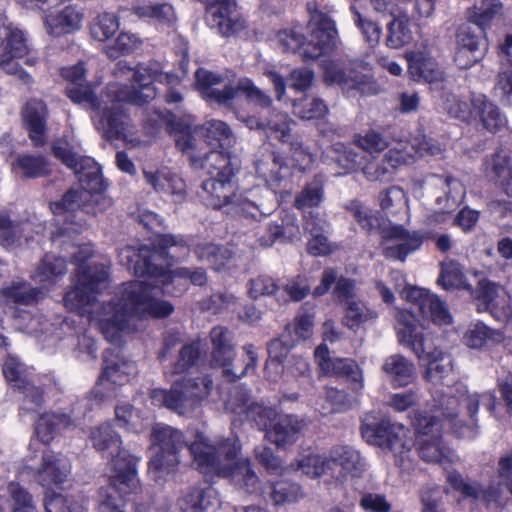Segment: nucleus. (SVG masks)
<instances>
[{
    "mask_svg": "<svg viewBox=\"0 0 512 512\" xmlns=\"http://www.w3.org/2000/svg\"><path fill=\"white\" fill-rule=\"evenodd\" d=\"M503 4L500 0H481L475 3L470 12V20L482 30L493 19L502 15Z\"/></svg>",
    "mask_w": 512,
    "mask_h": 512,
    "instance_id": "nucleus-54",
    "label": "nucleus"
},
{
    "mask_svg": "<svg viewBox=\"0 0 512 512\" xmlns=\"http://www.w3.org/2000/svg\"><path fill=\"white\" fill-rule=\"evenodd\" d=\"M2 47H4L2 54L25 58L24 63L29 66L35 65L38 61L37 57L30 55V48L23 31L13 25L9 28V33L5 35Z\"/></svg>",
    "mask_w": 512,
    "mask_h": 512,
    "instance_id": "nucleus-43",
    "label": "nucleus"
},
{
    "mask_svg": "<svg viewBox=\"0 0 512 512\" xmlns=\"http://www.w3.org/2000/svg\"><path fill=\"white\" fill-rule=\"evenodd\" d=\"M324 80L329 84H341L347 88L359 90L361 93H367V86L370 85L369 79L364 76L354 78L347 77L341 65L338 62L330 61L324 64Z\"/></svg>",
    "mask_w": 512,
    "mask_h": 512,
    "instance_id": "nucleus-45",
    "label": "nucleus"
},
{
    "mask_svg": "<svg viewBox=\"0 0 512 512\" xmlns=\"http://www.w3.org/2000/svg\"><path fill=\"white\" fill-rule=\"evenodd\" d=\"M135 14L140 18L162 25L171 26L176 21V13L172 5L168 3H150L135 7Z\"/></svg>",
    "mask_w": 512,
    "mask_h": 512,
    "instance_id": "nucleus-48",
    "label": "nucleus"
},
{
    "mask_svg": "<svg viewBox=\"0 0 512 512\" xmlns=\"http://www.w3.org/2000/svg\"><path fill=\"white\" fill-rule=\"evenodd\" d=\"M187 244L182 237L160 235L157 237L155 250L147 246L139 248L126 246L119 251L122 265L141 279L122 284L115 300L107 304L97 302V294L106 287L108 266L104 263L85 262L92 254L89 245L78 248L73 254L77 263L73 287L64 296V305L81 316L95 321L105 338L117 342L130 320L139 318H162L173 312L170 302L162 300L163 293H173L170 283L182 284L190 281L202 286L207 281L203 269L191 271L178 268L168 271L156 262L164 257L166 250L175 248L186 250Z\"/></svg>",
    "mask_w": 512,
    "mask_h": 512,
    "instance_id": "nucleus-1",
    "label": "nucleus"
},
{
    "mask_svg": "<svg viewBox=\"0 0 512 512\" xmlns=\"http://www.w3.org/2000/svg\"><path fill=\"white\" fill-rule=\"evenodd\" d=\"M483 33L481 28L469 24L459 28L454 60L460 68H469L480 60L482 55L480 49L484 47Z\"/></svg>",
    "mask_w": 512,
    "mask_h": 512,
    "instance_id": "nucleus-27",
    "label": "nucleus"
},
{
    "mask_svg": "<svg viewBox=\"0 0 512 512\" xmlns=\"http://www.w3.org/2000/svg\"><path fill=\"white\" fill-rule=\"evenodd\" d=\"M471 105L474 109L472 122H479L484 129L491 133H496L506 126L505 115L485 95H473Z\"/></svg>",
    "mask_w": 512,
    "mask_h": 512,
    "instance_id": "nucleus-32",
    "label": "nucleus"
},
{
    "mask_svg": "<svg viewBox=\"0 0 512 512\" xmlns=\"http://www.w3.org/2000/svg\"><path fill=\"white\" fill-rule=\"evenodd\" d=\"M328 461L331 465V474H335V470L350 473L354 476L359 475L364 469V463L358 451L349 446H336L331 449ZM341 475H337L339 478Z\"/></svg>",
    "mask_w": 512,
    "mask_h": 512,
    "instance_id": "nucleus-38",
    "label": "nucleus"
},
{
    "mask_svg": "<svg viewBox=\"0 0 512 512\" xmlns=\"http://www.w3.org/2000/svg\"><path fill=\"white\" fill-rule=\"evenodd\" d=\"M495 95L505 104H512V63H501V70L496 77Z\"/></svg>",
    "mask_w": 512,
    "mask_h": 512,
    "instance_id": "nucleus-64",
    "label": "nucleus"
},
{
    "mask_svg": "<svg viewBox=\"0 0 512 512\" xmlns=\"http://www.w3.org/2000/svg\"><path fill=\"white\" fill-rule=\"evenodd\" d=\"M323 197V183L321 180L315 179L311 183L307 184L297 195L295 199V207L300 210L316 207L322 202Z\"/></svg>",
    "mask_w": 512,
    "mask_h": 512,
    "instance_id": "nucleus-62",
    "label": "nucleus"
},
{
    "mask_svg": "<svg viewBox=\"0 0 512 512\" xmlns=\"http://www.w3.org/2000/svg\"><path fill=\"white\" fill-rule=\"evenodd\" d=\"M61 3L38 8L43 11L42 21L46 32L53 37H61L78 31L83 23L84 14L81 9L74 5L56 9Z\"/></svg>",
    "mask_w": 512,
    "mask_h": 512,
    "instance_id": "nucleus-21",
    "label": "nucleus"
},
{
    "mask_svg": "<svg viewBox=\"0 0 512 512\" xmlns=\"http://www.w3.org/2000/svg\"><path fill=\"white\" fill-rule=\"evenodd\" d=\"M199 260L209 262L215 270H220L232 257L227 248H221L213 243H201L195 248Z\"/></svg>",
    "mask_w": 512,
    "mask_h": 512,
    "instance_id": "nucleus-60",
    "label": "nucleus"
},
{
    "mask_svg": "<svg viewBox=\"0 0 512 512\" xmlns=\"http://www.w3.org/2000/svg\"><path fill=\"white\" fill-rule=\"evenodd\" d=\"M405 57L409 64L408 71L414 80L430 84L443 81L444 74L431 57L417 51L407 52Z\"/></svg>",
    "mask_w": 512,
    "mask_h": 512,
    "instance_id": "nucleus-36",
    "label": "nucleus"
},
{
    "mask_svg": "<svg viewBox=\"0 0 512 512\" xmlns=\"http://www.w3.org/2000/svg\"><path fill=\"white\" fill-rule=\"evenodd\" d=\"M211 388L212 380L207 376L183 377L173 383L170 391L154 389L150 397L155 406H163L179 414H185L205 400Z\"/></svg>",
    "mask_w": 512,
    "mask_h": 512,
    "instance_id": "nucleus-15",
    "label": "nucleus"
},
{
    "mask_svg": "<svg viewBox=\"0 0 512 512\" xmlns=\"http://www.w3.org/2000/svg\"><path fill=\"white\" fill-rule=\"evenodd\" d=\"M67 272L66 262L62 257L46 255L35 272L32 274L34 281L43 285H50Z\"/></svg>",
    "mask_w": 512,
    "mask_h": 512,
    "instance_id": "nucleus-47",
    "label": "nucleus"
},
{
    "mask_svg": "<svg viewBox=\"0 0 512 512\" xmlns=\"http://www.w3.org/2000/svg\"><path fill=\"white\" fill-rule=\"evenodd\" d=\"M479 299L486 310L500 322H508L512 318L511 297L504 287L493 282L482 280L479 282Z\"/></svg>",
    "mask_w": 512,
    "mask_h": 512,
    "instance_id": "nucleus-29",
    "label": "nucleus"
},
{
    "mask_svg": "<svg viewBox=\"0 0 512 512\" xmlns=\"http://www.w3.org/2000/svg\"><path fill=\"white\" fill-rule=\"evenodd\" d=\"M135 372L136 365L134 362L123 359L113 361L105 356V367L97 382L96 393L102 397L112 396L116 386L128 382L130 375Z\"/></svg>",
    "mask_w": 512,
    "mask_h": 512,
    "instance_id": "nucleus-30",
    "label": "nucleus"
},
{
    "mask_svg": "<svg viewBox=\"0 0 512 512\" xmlns=\"http://www.w3.org/2000/svg\"><path fill=\"white\" fill-rule=\"evenodd\" d=\"M292 467L310 478H318L331 473V465L330 461H328V457L315 453L301 456L295 466Z\"/></svg>",
    "mask_w": 512,
    "mask_h": 512,
    "instance_id": "nucleus-55",
    "label": "nucleus"
},
{
    "mask_svg": "<svg viewBox=\"0 0 512 512\" xmlns=\"http://www.w3.org/2000/svg\"><path fill=\"white\" fill-rule=\"evenodd\" d=\"M3 374L11 386L24 393L22 409L37 412L44 398L43 391L38 385L39 378L32 373V370L22 364L18 358L9 356L3 364Z\"/></svg>",
    "mask_w": 512,
    "mask_h": 512,
    "instance_id": "nucleus-18",
    "label": "nucleus"
},
{
    "mask_svg": "<svg viewBox=\"0 0 512 512\" xmlns=\"http://www.w3.org/2000/svg\"><path fill=\"white\" fill-rule=\"evenodd\" d=\"M120 28V21L115 13H98L90 22L89 29L93 39L104 42L110 39Z\"/></svg>",
    "mask_w": 512,
    "mask_h": 512,
    "instance_id": "nucleus-52",
    "label": "nucleus"
},
{
    "mask_svg": "<svg viewBox=\"0 0 512 512\" xmlns=\"http://www.w3.org/2000/svg\"><path fill=\"white\" fill-rule=\"evenodd\" d=\"M46 105L40 100H31L22 110V118L31 140L36 144L44 142Z\"/></svg>",
    "mask_w": 512,
    "mask_h": 512,
    "instance_id": "nucleus-40",
    "label": "nucleus"
},
{
    "mask_svg": "<svg viewBox=\"0 0 512 512\" xmlns=\"http://www.w3.org/2000/svg\"><path fill=\"white\" fill-rule=\"evenodd\" d=\"M44 507L46 512H84L86 509L81 499L54 492L45 494Z\"/></svg>",
    "mask_w": 512,
    "mask_h": 512,
    "instance_id": "nucleus-56",
    "label": "nucleus"
},
{
    "mask_svg": "<svg viewBox=\"0 0 512 512\" xmlns=\"http://www.w3.org/2000/svg\"><path fill=\"white\" fill-rule=\"evenodd\" d=\"M205 137V143L212 147H229L233 142V134L230 127L220 120H209L200 129Z\"/></svg>",
    "mask_w": 512,
    "mask_h": 512,
    "instance_id": "nucleus-51",
    "label": "nucleus"
},
{
    "mask_svg": "<svg viewBox=\"0 0 512 512\" xmlns=\"http://www.w3.org/2000/svg\"><path fill=\"white\" fill-rule=\"evenodd\" d=\"M181 512H204L220 506L218 492L212 486L193 487L182 494L177 501Z\"/></svg>",
    "mask_w": 512,
    "mask_h": 512,
    "instance_id": "nucleus-33",
    "label": "nucleus"
},
{
    "mask_svg": "<svg viewBox=\"0 0 512 512\" xmlns=\"http://www.w3.org/2000/svg\"><path fill=\"white\" fill-rule=\"evenodd\" d=\"M457 397L447 399V417L450 418V428L452 432L461 438L472 439L477 435L476 414L480 403L490 412L494 411L496 398L491 392H485L481 395L469 393L462 384L456 388Z\"/></svg>",
    "mask_w": 512,
    "mask_h": 512,
    "instance_id": "nucleus-11",
    "label": "nucleus"
},
{
    "mask_svg": "<svg viewBox=\"0 0 512 512\" xmlns=\"http://www.w3.org/2000/svg\"><path fill=\"white\" fill-rule=\"evenodd\" d=\"M247 392L237 388L226 402V408L236 414L245 413L259 429L266 430V437L277 446L294 443L304 426L302 420L293 415H280L275 409L258 403L249 404Z\"/></svg>",
    "mask_w": 512,
    "mask_h": 512,
    "instance_id": "nucleus-10",
    "label": "nucleus"
},
{
    "mask_svg": "<svg viewBox=\"0 0 512 512\" xmlns=\"http://www.w3.org/2000/svg\"><path fill=\"white\" fill-rule=\"evenodd\" d=\"M143 178L156 193L170 196L174 202L181 203L186 199V182L167 166L143 169Z\"/></svg>",
    "mask_w": 512,
    "mask_h": 512,
    "instance_id": "nucleus-25",
    "label": "nucleus"
},
{
    "mask_svg": "<svg viewBox=\"0 0 512 512\" xmlns=\"http://www.w3.org/2000/svg\"><path fill=\"white\" fill-rule=\"evenodd\" d=\"M172 134L176 146L190 158L195 169H203L209 178L203 181V199L207 206L214 209L229 207V211L245 217L256 219L258 215H269L271 209L261 210L260 206L252 200L236 193L233 182L234 170L228 154L212 150L202 152L203 141L196 138L197 129L190 126L173 125Z\"/></svg>",
    "mask_w": 512,
    "mask_h": 512,
    "instance_id": "nucleus-3",
    "label": "nucleus"
},
{
    "mask_svg": "<svg viewBox=\"0 0 512 512\" xmlns=\"http://www.w3.org/2000/svg\"><path fill=\"white\" fill-rule=\"evenodd\" d=\"M94 447L107 454V471L112 488L124 498L140 490L136 466L139 458L121 444L120 436L109 424H103L91 432Z\"/></svg>",
    "mask_w": 512,
    "mask_h": 512,
    "instance_id": "nucleus-8",
    "label": "nucleus"
},
{
    "mask_svg": "<svg viewBox=\"0 0 512 512\" xmlns=\"http://www.w3.org/2000/svg\"><path fill=\"white\" fill-rule=\"evenodd\" d=\"M240 443L237 438H229L217 443L211 442L203 433H197L188 444L193 463L202 474L232 478L242 483L246 490L254 493L259 488V480L250 467L247 458H239Z\"/></svg>",
    "mask_w": 512,
    "mask_h": 512,
    "instance_id": "nucleus-6",
    "label": "nucleus"
},
{
    "mask_svg": "<svg viewBox=\"0 0 512 512\" xmlns=\"http://www.w3.org/2000/svg\"><path fill=\"white\" fill-rule=\"evenodd\" d=\"M115 77L126 80L125 85L114 84L108 89V96H114L121 102L124 110L125 103L142 105L155 98L156 88L154 83L166 84L169 90L166 99L170 103L181 102L183 97L174 89L180 83V77L169 72H164L160 63L149 62L131 68L124 62H119L115 70Z\"/></svg>",
    "mask_w": 512,
    "mask_h": 512,
    "instance_id": "nucleus-7",
    "label": "nucleus"
},
{
    "mask_svg": "<svg viewBox=\"0 0 512 512\" xmlns=\"http://www.w3.org/2000/svg\"><path fill=\"white\" fill-rule=\"evenodd\" d=\"M149 474L156 481H165L174 474L179 451L185 445L182 433L170 426L157 424L151 434Z\"/></svg>",
    "mask_w": 512,
    "mask_h": 512,
    "instance_id": "nucleus-13",
    "label": "nucleus"
},
{
    "mask_svg": "<svg viewBox=\"0 0 512 512\" xmlns=\"http://www.w3.org/2000/svg\"><path fill=\"white\" fill-rule=\"evenodd\" d=\"M85 73L83 62L62 68V77L70 83L66 89L67 96L74 103H87L91 106L94 112L92 118L95 126L103 132L105 137L123 139L130 147L149 145L151 139H140L134 136V126L125 111L121 109V102H118L114 96H108V89L111 85H125L126 80L117 78L116 82L107 86L101 98L98 99L91 86L84 83Z\"/></svg>",
    "mask_w": 512,
    "mask_h": 512,
    "instance_id": "nucleus-5",
    "label": "nucleus"
},
{
    "mask_svg": "<svg viewBox=\"0 0 512 512\" xmlns=\"http://www.w3.org/2000/svg\"><path fill=\"white\" fill-rule=\"evenodd\" d=\"M406 149L407 145L397 144L395 147L390 148L381 160L371 156L360 167L363 175L371 182H388L392 180L397 168L414 162L413 155L408 153Z\"/></svg>",
    "mask_w": 512,
    "mask_h": 512,
    "instance_id": "nucleus-19",
    "label": "nucleus"
},
{
    "mask_svg": "<svg viewBox=\"0 0 512 512\" xmlns=\"http://www.w3.org/2000/svg\"><path fill=\"white\" fill-rule=\"evenodd\" d=\"M84 402L83 400L77 403L76 407L72 410V415L55 412L42 414L35 427V434L38 440L48 444L57 432L75 426L86 414L85 411H82V408L85 406Z\"/></svg>",
    "mask_w": 512,
    "mask_h": 512,
    "instance_id": "nucleus-28",
    "label": "nucleus"
},
{
    "mask_svg": "<svg viewBox=\"0 0 512 512\" xmlns=\"http://www.w3.org/2000/svg\"><path fill=\"white\" fill-rule=\"evenodd\" d=\"M206 20L211 28L226 37L238 35L247 27L246 20L237 13L235 0H210Z\"/></svg>",
    "mask_w": 512,
    "mask_h": 512,
    "instance_id": "nucleus-20",
    "label": "nucleus"
},
{
    "mask_svg": "<svg viewBox=\"0 0 512 512\" xmlns=\"http://www.w3.org/2000/svg\"><path fill=\"white\" fill-rule=\"evenodd\" d=\"M243 122L251 130L262 131L267 137L281 142H289L292 138V125L294 122L286 113L271 111L265 118L254 116L244 118Z\"/></svg>",
    "mask_w": 512,
    "mask_h": 512,
    "instance_id": "nucleus-31",
    "label": "nucleus"
},
{
    "mask_svg": "<svg viewBox=\"0 0 512 512\" xmlns=\"http://www.w3.org/2000/svg\"><path fill=\"white\" fill-rule=\"evenodd\" d=\"M361 433L365 441L383 450L390 451L395 463L404 466L414 444L408 428L386 419H376L367 415L362 422Z\"/></svg>",
    "mask_w": 512,
    "mask_h": 512,
    "instance_id": "nucleus-14",
    "label": "nucleus"
},
{
    "mask_svg": "<svg viewBox=\"0 0 512 512\" xmlns=\"http://www.w3.org/2000/svg\"><path fill=\"white\" fill-rule=\"evenodd\" d=\"M41 297V289L32 287L25 281H13L11 284L0 289V305H31L36 303Z\"/></svg>",
    "mask_w": 512,
    "mask_h": 512,
    "instance_id": "nucleus-41",
    "label": "nucleus"
},
{
    "mask_svg": "<svg viewBox=\"0 0 512 512\" xmlns=\"http://www.w3.org/2000/svg\"><path fill=\"white\" fill-rule=\"evenodd\" d=\"M484 166L485 172L493 174L503 191L512 197V152L500 147L485 160Z\"/></svg>",
    "mask_w": 512,
    "mask_h": 512,
    "instance_id": "nucleus-34",
    "label": "nucleus"
},
{
    "mask_svg": "<svg viewBox=\"0 0 512 512\" xmlns=\"http://www.w3.org/2000/svg\"><path fill=\"white\" fill-rule=\"evenodd\" d=\"M292 347L293 344L288 333H283L279 338L269 343V358L265 370L270 380L276 381L283 374V365L290 358L289 353Z\"/></svg>",
    "mask_w": 512,
    "mask_h": 512,
    "instance_id": "nucleus-37",
    "label": "nucleus"
},
{
    "mask_svg": "<svg viewBox=\"0 0 512 512\" xmlns=\"http://www.w3.org/2000/svg\"><path fill=\"white\" fill-rule=\"evenodd\" d=\"M292 106L294 114L306 120L321 118L328 112L324 101L316 97L305 96L294 100Z\"/></svg>",
    "mask_w": 512,
    "mask_h": 512,
    "instance_id": "nucleus-59",
    "label": "nucleus"
},
{
    "mask_svg": "<svg viewBox=\"0 0 512 512\" xmlns=\"http://www.w3.org/2000/svg\"><path fill=\"white\" fill-rule=\"evenodd\" d=\"M352 397L345 391L326 387L323 402L320 404V412L324 415L343 412L353 406Z\"/></svg>",
    "mask_w": 512,
    "mask_h": 512,
    "instance_id": "nucleus-57",
    "label": "nucleus"
},
{
    "mask_svg": "<svg viewBox=\"0 0 512 512\" xmlns=\"http://www.w3.org/2000/svg\"><path fill=\"white\" fill-rule=\"evenodd\" d=\"M503 338L502 332L490 329L483 323H476L466 331L464 342L470 348L479 349L489 344L499 343Z\"/></svg>",
    "mask_w": 512,
    "mask_h": 512,
    "instance_id": "nucleus-50",
    "label": "nucleus"
},
{
    "mask_svg": "<svg viewBox=\"0 0 512 512\" xmlns=\"http://www.w3.org/2000/svg\"><path fill=\"white\" fill-rule=\"evenodd\" d=\"M268 232L270 234L268 239H260V243L264 247L271 246L277 239L294 242L299 241L302 237L296 217L290 214L285 216L281 225H270Z\"/></svg>",
    "mask_w": 512,
    "mask_h": 512,
    "instance_id": "nucleus-46",
    "label": "nucleus"
},
{
    "mask_svg": "<svg viewBox=\"0 0 512 512\" xmlns=\"http://www.w3.org/2000/svg\"><path fill=\"white\" fill-rule=\"evenodd\" d=\"M310 19L308 22L309 39L304 41L300 27L284 29L276 35L279 46L284 51L301 50L303 60H314L333 50L338 43V31L334 20L319 10L315 3L308 4Z\"/></svg>",
    "mask_w": 512,
    "mask_h": 512,
    "instance_id": "nucleus-9",
    "label": "nucleus"
},
{
    "mask_svg": "<svg viewBox=\"0 0 512 512\" xmlns=\"http://www.w3.org/2000/svg\"><path fill=\"white\" fill-rule=\"evenodd\" d=\"M71 472L69 459L50 450L42 454L41 464L34 471L36 482L42 487L59 486L68 480Z\"/></svg>",
    "mask_w": 512,
    "mask_h": 512,
    "instance_id": "nucleus-26",
    "label": "nucleus"
},
{
    "mask_svg": "<svg viewBox=\"0 0 512 512\" xmlns=\"http://www.w3.org/2000/svg\"><path fill=\"white\" fill-rule=\"evenodd\" d=\"M387 29L386 46L391 49H400L409 44L413 39V34L409 27V19L406 15L395 17L388 24Z\"/></svg>",
    "mask_w": 512,
    "mask_h": 512,
    "instance_id": "nucleus-53",
    "label": "nucleus"
},
{
    "mask_svg": "<svg viewBox=\"0 0 512 512\" xmlns=\"http://www.w3.org/2000/svg\"><path fill=\"white\" fill-rule=\"evenodd\" d=\"M41 225L34 226L30 221L12 222L6 215L0 214V244L7 249H14L22 244L24 238L28 242L33 238V232L38 233Z\"/></svg>",
    "mask_w": 512,
    "mask_h": 512,
    "instance_id": "nucleus-35",
    "label": "nucleus"
},
{
    "mask_svg": "<svg viewBox=\"0 0 512 512\" xmlns=\"http://www.w3.org/2000/svg\"><path fill=\"white\" fill-rule=\"evenodd\" d=\"M446 185L449 192L445 197H438L436 203L438 210L431 217V221L444 222L447 220L450 212L454 211L459 201L464 198L465 188L462 183L454 178L447 177Z\"/></svg>",
    "mask_w": 512,
    "mask_h": 512,
    "instance_id": "nucleus-42",
    "label": "nucleus"
},
{
    "mask_svg": "<svg viewBox=\"0 0 512 512\" xmlns=\"http://www.w3.org/2000/svg\"><path fill=\"white\" fill-rule=\"evenodd\" d=\"M256 170L270 186H277L283 178L289 175V168L281 156L271 154L257 161Z\"/></svg>",
    "mask_w": 512,
    "mask_h": 512,
    "instance_id": "nucleus-44",
    "label": "nucleus"
},
{
    "mask_svg": "<svg viewBox=\"0 0 512 512\" xmlns=\"http://www.w3.org/2000/svg\"><path fill=\"white\" fill-rule=\"evenodd\" d=\"M377 313L361 301H348L343 317V324L352 330H357L367 323L377 319Z\"/></svg>",
    "mask_w": 512,
    "mask_h": 512,
    "instance_id": "nucleus-49",
    "label": "nucleus"
},
{
    "mask_svg": "<svg viewBox=\"0 0 512 512\" xmlns=\"http://www.w3.org/2000/svg\"><path fill=\"white\" fill-rule=\"evenodd\" d=\"M438 283L444 289H466L472 290V286L466 282L460 265L453 261L444 262Z\"/></svg>",
    "mask_w": 512,
    "mask_h": 512,
    "instance_id": "nucleus-58",
    "label": "nucleus"
},
{
    "mask_svg": "<svg viewBox=\"0 0 512 512\" xmlns=\"http://www.w3.org/2000/svg\"><path fill=\"white\" fill-rule=\"evenodd\" d=\"M402 299L413 304L418 311L414 314L409 310L397 309L395 318L397 321V335L399 343L409 348L418 358L420 365L424 368V379L433 385H443L444 390L434 397L432 410H441L447 415L445 407L449 397H457L453 394L450 383L455 378L452 357L439 347L432 338L424 335L422 329L425 321L435 324H449L450 313L440 298L429 290L406 286L400 291Z\"/></svg>",
    "mask_w": 512,
    "mask_h": 512,
    "instance_id": "nucleus-2",
    "label": "nucleus"
},
{
    "mask_svg": "<svg viewBox=\"0 0 512 512\" xmlns=\"http://www.w3.org/2000/svg\"><path fill=\"white\" fill-rule=\"evenodd\" d=\"M328 156L341 168L346 174L357 170L359 167L358 155L346 145L337 143L329 151Z\"/></svg>",
    "mask_w": 512,
    "mask_h": 512,
    "instance_id": "nucleus-61",
    "label": "nucleus"
},
{
    "mask_svg": "<svg viewBox=\"0 0 512 512\" xmlns=\"http://www.w3.org/2000/svg\"><path fill=\"white\" fill-rule=\"evenodd\" d=\"M55 157L60 159L68 168L72 169L78 178L80 189L69 190L61 201L50 204L52 213L63 222L59 235L79 232L78 228L70 227L74 213L82 209L88 214H97L107 210L112 201L102 193L103 178L99 167L91 158L80 154V143L74 139H59L53 145Z\"/></svg>",
    "mask_w": 512,
    "mask_h": 512,
    "instance_id": "nucleus-4",
    "label": "nucleus"
},
{
    "mask_svg": "<svg viewBox=\"0 0 512 512\" xmlns=\"http://www.w3.org/2000/svg\"><path fill=\"white\" fill-rule=\"evenodd\" d=\"M382 371L395 387L406 386L415 378L413 362L401 354H393L385 358Z\"/></svg>",
    "mask_w": 512,
    "mask_h": 512,
    "instance_id": "nucleus-39",
    "label": "nucleus"
},
{
    "mask_svg": "<svg viewBox=\"0 0 512 512\" xmlns=\"http://www.w3.org/2000/svg\"><path fill=\"white\" fill-rule=\"evenodd\" d=\"M222 75L200 68L195 73V86L204 98L213 100L219 104L227 105L240 94L261 107H270L272 99L264 91L258 88L252 80L241 78L235 84H226L223 89L215 88L222 83Z\"/></svg>",
    "mask_w": 512,
    "mask_h": 512,
    "instance_id": "nucleus-12",
    "label": "nucleus"
},
{
    "mask_svg": "<svg viewBox=\"0 0 512 512\" xmlns=\"http://www.w3.org/2000/svg\"><path fill=\"white\" fill-rule=\"evenodd\" d=\"M7 491L12 500V512H37L31 494L19 484L9 483Z\"/></svg>",
    "mask_w": 512,
    "mask_h": 512,
    "instance_id": "nucleus-63",
    "label": "nucleus"
},
{
    "mask_svg": "<svg viewBox=\"0 0 512 512\" xmlns=\"http://www.w3.org/2000/svg\"><path fill=\"white\" fill-rule=\"evenodd\" d=\"M412 423L415 428L416 442L420 457L428 463L451 461V452L441 441L445 423L450 425V418L441 410H430L415 415Z\"/></svg>",
    "mask_w": 512,
    "mask_h": 512,
    "instance_id": "nucleus-16",
    "label": "nucleus"
},
{
    "mask_svg": "<svg viewBox=\"0 0 512 512\" xmlns=\"http://www.w3.org/2000/svg\"><path fill=\"white\" fill-rule=\"evenodd\" d=\"M210 336L214 346L213 359L217 364L224 368V373L227 376H232L233 379L240 378L247 374L250 369H254L256 367L257 354L253 345L248 344L244 346L245 354L248 357V362L246 363L245 368L242 369L240 374L232 371L229 366L234 353L230 345L229 331L223 327H215L212 329Z\"/></svg>",
    "mask_w": 512,
    "mask_h": 512,
    "instance_id": "nucleus-23",
    "label": "nucleus"
},
{
    "mask_svg": "<svg viewBox=\"0 0 512 512\" xmlns=\"http://www.w3.org/2000/svg\"><path fill=\"white\" fill-rule=\"evenodd\" d=\"M314 354L316 363L324 375L346 377L352 382V389L356 392L364 388L363 372L355 361L346 358H331L325 345L317 347Z\"/></svg>",
    "mask_w": 512,
    "mask_h": 512,
    "instance_id": "nucleus-24",
    "label": "nucleus"
},
{
    "mask_svg": "<svg viewBox=\"0 0 512 512\" xmlns=\"http://www.w3.org/2000/svg\"><path fill=\"white\" fill-rule=\"evenodd\" d=\"M383 255L392 260L404 262L407 256L418 250L422 243V236L416 232H409L399 225H391L382 232Z\"/></svg>",
    "mask_w": 512,
    "mask_h": 512,
    "instance_id": "nucleus-22",
    "label": "nucleus"
},
{
    "mask_svg": "<svg viewBox=\"0 0 512 512\" xmlns=\"http://www.w3.org/2000/svg\"><path fill=\"white\" fill-rule=\"evenodd\" d=\"M450 485L464 498H470L483 504L496 501L503 490L512 495V451L503 455L498 462L497 483L492 482L486 489L476 482L466 481L461 474L450 472L447 476Z\"/></svg>",
    "mask_w": 512,
    "mask_h": 512,
    "instance_id": "nucleus-17",
    "label": "nucleus"
}]
</instances>
